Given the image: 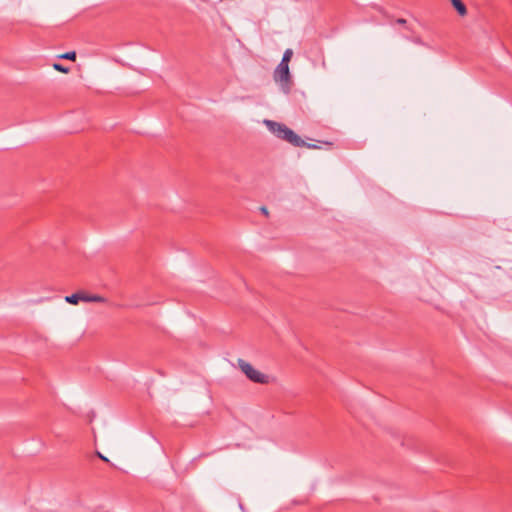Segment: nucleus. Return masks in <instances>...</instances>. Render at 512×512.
I'll use <instances>...</instances> for the list:
<instances>
[{
  "label": "nucleus",
  "instance_id": "obj_1",
  "mask_svg": "<svg viewBox=\"0 0 512 512\" xmlns=\"http://www.w3.org/2000/svg\"><path fill=\"white\" fill-rule=\"evenodd\" d=\"M265 124L278 138L285 140L296 147H302L305 145V142L286 125L272 120H265Z\"/></svg>",
  "mask_w": 512,
  "mask_h": 512
},
{
  "label": "nucleus",
  "instance_id": "obj_2",
  "mask_svg": "<svg viewBox=\"0 0 512 512\" xmlns=\"http://www.w3.org/2000/svg\"><path fill=\"white\" fill-rule=\"evenodd\" d=\"M273 79L285 94L290 93L292 79L289 71V64L280 62L274 70Z\"/></svg>",
  "mask_w": 512,
  "mask_h": 512
},
{
  "label": "nucleus",
  "instance_id": "obj_3",
  "mask_svg": "<svg viewBox=\"0 0 512 512\" xmlns=\"http://www.w3.org/2000/svg\"><path fill=\"white\" fill-rule=\"evenodd\" d=\"M238 366L241 369V371L246 375V377L254 383L268 384L270 382V376L255 369L250 363L246 362L245 360L239 359Z\"/></svg>",
  "mask_w": 512,
  "mask_h": 512
},
{
  "label": "nucleus",
  "instance_id": "obj_4",
  "mask_svg": "<svg viewBox=\"0 0 512 512\" xmlns=\"http://www.w3.org/2000/svg\"><path fill=\"white\" fill-rule=\"evenodd\" d=\"M65 301L69 304L77 305L80 301L104 303L106 302V299L100 295H91L85 292H77L66 296Z\"/></svg>",
  "mask_w": 512,
  "mask_h": 512
},
{
  "label": "nucleus",
  "instance_id": "obj_5",
  "mask_svg": "<svg viewBox=\"0 0 512 512\" xmlns=\"http://www.w3.org/2000/svg\"><path fill=\"white\" fill-rule=\"evenodd\" d=\"M452 4L461 16H464L466 14V6L461 0H452Z\"/></svg>",
  "mask_w": 512,
  "mask_h": 512
},
{
  "label": "nucleus",
  "instance_id": "obj_6",
  "mask_svg": "<svg viewBox=\"0 0 512 512\" xmlns=\"http://www.w3.org/2000/svg\"><path fill=\"white\" fill-rule=\"evenodd\" d=\"M292 56H293L292 49H286L280 62H284L285 64L286 63L289 64Z\"/></svg>",
  "mask_w": 512,
  "mask_h": 512
},
{
  "label": "nucleus",
  "instance_id": "obj_7",
  "mask_svg": "<svg viewBox=\"0 0 512 512\" xmlns=\"http://www.w3.org/2000/svg\"><path fill=\"white\" fill-rule=\"evenodd\" d=\"M59 58L65 59V60L75 61V59H76V52L75 51L66 52V53L60 55Z\"/></svg>",
  "mask_w": 512,
  "mask_h": 512
},
{
  "label": "nucleus",
  "instance_id": "obj_8",
  "mask_svg": "<svg viewBox=\"0 0 512 512\" xmlns=\"http://www.w3.org/2000/svg\"><path fill=\"white\" fill-rule=\"evenodd\" d=\"M53 68L56 70V71H59V72H62V73H68L69 72V68L67 67H64L62 64L60 63H54L53 64Z\"/></svg>",
  "mask_w": 512,
  "mask_h": 512
},
{
  "label": "nucleus",
  "instance_id": "obj_9",
  "mask_svg": "<svg viewBox=\"0 0 512 512\" xmlns=\"http://www.w3.org/2000/svg\"><path fill=\"white\" fill-rule=\"evenodd\" d=\"M97 456H98L101 460H103V461H105V462H109V459H108L107 457H105L103 454H101L100 452H97Z\"/></svg>",
  "mask_w": 512,
  "mask_h": 512
},
{
  "label": "nucleus",
  "instance_id": "obj_10",
  "mask_svg": "<svg viewBox=\"0 0 512 512\" xmlns=\"http://www.w3.org/2000/svg\"><path fill=\"white\" fill-rule=\"evenodd\" d=\"M261 212L265 215V216H268V210L266 207H261Z\"/></svg>",
  "mask_w": 512,
  "mask_h": 512
},
{
  "label": "nucleus",
  "instance_id": "obj_11",
  "mask_svg": "<svg viewBox=\"0 0 512 512\" xmlns=\"http://www.w3.org/2000/svg\"><path fill=\"white\" fill-rule=\"evenodd\" d=\"M397 23H399V24H405V23H406V20H405V19L400 18V19H398V20H397Z\"/></svg>",
  "mask_w": 512,
  "mask_h": 512
}]
</instances>
